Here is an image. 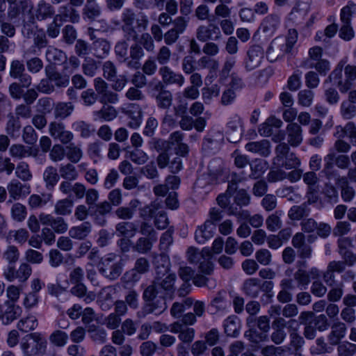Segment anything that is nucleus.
<instances>
[{
	"mask_svg": "<svg viewBox=\"0 0 356 356\" xmlns=\"http://www.w3.org/2000/svg\"><path fill=\"white\" fill-rule=\"evenodd\" d=\"M187 256L190 262L199 264V271L195 274L191 268L181 267L179 269L181 278L185 282L193 280L194 284L197 286H204L207 280V275H210L213 270L211 250L209 248H204L199 252L191 247L188 249Z\"/></svg>",
	"mask_w": 356,
	"mask_h": 356,
	"instance_id": "1",
	"label": "nucleus"
},
{
	"mask_svg": "<svg viewBox=\"0 0 356 356\" xmlns=\"http://www.w3.org/2000/svg\"><path fill=\"white\" fill-rule=\"evenodd\" d=\"M298 40V33L294 29H290L288 32V35L286 38H277L271 43L270 47L267 51V55L269 59L273 60L270 57L271 51H274L275 49H279L280 53L277 54L280 56L282 53L289 52L294 44L296 43Z\"/></svg>",
	"mask_w": 356,
	"mask_h": 356,
	"instance_id": "2",
	"label": "nucleus"
},
{
	"mask_svg": "<svg viewBox=\"0 0 356 356\" xmlns=\"http://www.w3.org/2000/svg\"><path fill=\"white\" fill-rule=\"evenodd\" d=\"M45 347V339L38 333L27 335L21 343V348L26 356L41 353Z\"/></svg>",
	"mask_w": 356,
	"mask_h": 356,
	"instance_id": "3",
	"label": "nucleus"
},
{
	"mask_svg": "<svg viewBox=\"0 0 356 356\" xmlns=\"http://www.w3.org/2000/svg\"><path fill=\"white\" fill-rule=\"evenodd\" d=\"M158 289L159 286L157 284H156L155 285L147 287L144 292V298L147 300H152L156 296L160 298V299L156 300L158 302L156 306L155 305V302H153L152 305L145 307V309L146 313H155L156 314H160L167 308L165 298L163 296H161V293H157Z\"/></svg>",
	"mask_w": 356,
	"mask_h": 356,
	"instance_id": "4",
	"label": "nucleus"
},
{
	"mask_svg": "<svg viewBox=\"0 0 356 356\" xmlns=\"http://www.w3.org/2000/svg\"><path fill=\"white\" fill-rule=\"evenodd\" d=\"M115 258L114 254H109L102 258L98 264L99 271L111 280L117 278L121 273V267L113 261Z\"/></svg>",
	"mask_w": 356,
	"mask_h": 356,
	"instance_id": "5",
	"label": "nucleus"
},
{
	"mask_svg": "<svg viewBox=\"0 0 356 356\" xmlns=\"http://www.w3.org/2000/svg\"><path fill=\"white\" fill-rule=\"evenodd\" d=\"M141 233L147 235L148 238H140L136 245V249L140 252H145L151 249L152 245L156 241V234L151 225L144 223L141 227Z\"/></svg>",
	"mask_w": 356,
	"mask_h": 356,
	"instance_id": "6",
	"label": "nucleus"
},
{
	"mask_svg": "<svg viewBox=\"0 0 356 356\" xmlns=\"http://www.w3.org/2000/svg\"><path fill=\"white\" fill-rule=\"evenodd\" d=\"M48 79L42 80L38 86V89L44 93H49L53 90L51 81H54L58 86H66L69 83V79L66 76H60L58 74H50L47 70Z\"/></svg>",
	"mask_w": 356,
	"mask_h": 356,
	"instance_id": "7",
	"label": "nucleus"
},
{
	"mask_svg": "<svg viewBox=\"0 0 356 356\" xmlns=\"http://www.w3.org/2000/svg\"><path fill=\"white\" fill-rule=\"evenodd\" d=\"M117 234L119 236L123 237L119 242V245L123 251H125L129 245V238L133 237L136 234V227L131 222H120L116 227Z\"/></svg>",
	"mask_w": 356,
	"mask_h": 356,
	"instance_id": "8",
	"label": "nucleus"
},
{
	"mask_svg": "<svg viewBox=\"0 0 356 356\" xmlns=\"http://www.w3.org/2000/svg\"><path fill=\"white\" fill-rule=\"evenodd\" d=\"M40 222L43 225H50L57 233H64L68 226L62 218H54L49 214L41 213L39 216Z\"/></svg>",
	"mask_w": 356,
	"mask_h": 356,
	"instance_id": "9",
	"label": "nucleus"
},
{
	"mask_svg": "<svg viewBox=\"0 0 356 356\" xmlns=\"http://www.w3.org/2000/svg\"><path fill=\"white\" fill-rule=\"evenodd\" d=\"M216 231V225L207 220L203 225L199 227L195 233V238L199 243H204L213 237Z\"/></svg>",
	"mask_w": 356,
	"mask_h": 356,
	"instance_id": "10",
	"label": "nucleus"
},
{
	"mask_svg": "<svg viewBox=\"0 0 356 356\" xmlns=\"http://www.w3.org/2000/svg\"><path fill=\"white\" fill-rule=\"evenodd\" d=\"M49 134L54 138L60 140L63 143H67L73 138V134L64 129L62 123L52 122L49 125Z\"/></svg>",
	"mask_w": 356,
	"mask_h": 356,
	"instance_id": "11",
	"label": "nucleus"
},
{
	"mask_svg": "<svg viewBox=\"0 0 356 356\" xmlns=\"http://www.w3.org/2000/svg\"><path fill=\"white\" fill-rule=\"evenodd\" d=\"M182 134L179 132H175L170 135V145L171 149L175 150L177 156H184L188 153V147L182 142Z\"/></svg>",
	"mask_w": 356,
	"mask_h": 356,
	"instance_id": "12",
	"label": "nucleus"
},
{
	"mask_svg": "<svg viewBox=\"0 0 356 356\" xmlns=\"http://www.w3.org/2000/svg\"><path fill=\"white\" fill-rule=\"evenodd\" d=\"M166 330H170L174 333L179 332V339L186 343L192 341L194 338V330L184 327L178 322L170 325L169 328L166 326Z\"/></svg>",
	"mask_w": 356,
	"mask_h": 356,
	"instance_id": "13",
	"label": "nucleus"
},
{
	"mask_svg": "<svg viewBox=\"0 0 356 356\" xmlns=\"http://www.w3.org/2000/svg\"><path fill=\"white\" fill-rule=\"evenodd\" d=\"M220 35L219 28L213 24L200 26L197 30V38L201 41L218 39Z\"/></svg>",
	"mask_w": 356,
	"mask_h": 356,
	"instance_id": "14",
	"label": "nucleus"
},
{
	"mask_svg": "<svg viewBox=\"0 0 356 356\" xmlns=\"http://www.w3.org/2000/svg\"><path fill=\"white\" fill-rule=\"evenodd\" d=\"M175 274L168 273L161 283H157L159 289L157 293H161L164 298H172V287L175 281Z\"/></svg>",
	"mask_w": 356,
	"mask_h": 356,
	"instance_id": "15",
	"label": "nucleus"
},
{
	"mask_svg": "<svg viewBox=\"0 0 356 356\" xmlns=\"http://www.w3.org/2000/svg\"><path fill=\"white\" fill-rule=\"evenodd\" d=\"M160 74L163 81L167 84H177L181 87L184 83V79L181 74L175 73L168 67H161Z\"/></svg>",
	"mask_w": 356,
	"mask_h": 356,
	"instance_id": "16",
	"label": "nucleus"
},
{
	"mask_svg": "<svg viewBox=\"0 0 356 356\" xmlns=\"http://www.w3.org/2000/svg\"><path fill=\"white\" fill-rule=\"evenodd\" d=\"M10 196L14 199H19L29 195L31 192L29 186L23 185L21 183L14 181L8 186Z\"/></svg>",
	"mask_w": 356,
	"mask_h": 356,
	"instance_id": "17",
	"label": "nucleus"
},
{
	"mask_svg": "<svg viewBox=\"0 0 356 356\" xmlns=\"http://www.w3.org/2000/svg\"><path fill=\"white\" fill-rule=\"evenodd\" d=\"M5 305L6 309L1 316V319L4 324H8L21 315L22 308L19 305L10 302H6Z\"/></svg>",
	"mask_w": 356,
	"mask_h": 356,
	"instance_id": "18",
	"label": "nucleus"
},
{
	"mask_svg": "<svg viewBox=\"0 0 356 356\" xmlns=\"http://www.w3.org/2000/svg\"><path fill=\"white\" fill-rule=\"evenodd\" d=\"M95 121H111L117 117V111L113 106L105 104L100 111L94 112Z\"/></svg>",
	"mask_w": 356,
	"mask_h": 356,
	"instance_id": "19",
	"label": "nucleus"
},
{
	"mask_svg": "<svg viewBox=\"0 0 356 356\" xmlns=\"http://www.w3.org/2000/svg\"><path fill=\"white\" fill-rule=\"evenodd\" d=\"M245 149L248 152L267 156L270 153V144L266 140L259 142H250L245 145Z\"/></svg>",
	"mask_w": 356,
	"mask_h": 356,
	"instance_id": "20",
	"label": "nucleus"
},
{
	"mask_svg": "<svg viewBox=\"0 0 356 356\" xmlns=\"http://www.w3.org/2000/svg\"><path fill=\"white\" fill-rule=\"evenodd\" d=\"M262 53L259 47H252L248 53V59L246 60V67L252 70L257 67L261 60Z\"/></svg>",
	"mask_w": 356,
	"mask_h": 356,
	"instance_id": "21",
	"label": "nucleus"
},
{
	"mask_svg": "<svg viewBox=\"0 0 356 356\" xmlns=\"http://www.w3.org/2000/svg\"><path fill=\"white\" fill-rule=\"evenodd\" d=\"M346 327L343 323H334L332 327V332L329 336L330 342L337 344L346 335Z\"/></svg>",
	"mask_w": 356,
	"mask_h": 356,
	"instance_id": "22",
	"label": "nucleus"
},
{
	"mask_svg": "<svg viewBox=\"0 0 356 356\" xmlns=\"http://www.w3.org/2000/svg\"><path fill=\"white\" fill-rule=\"evenodd\" d=\"M287 129L289 131V143L293 146L300 145L302 140L300 127L296 123H292L289 124Z\"/></svg>",
	"mask_w": 356,
	"mask_h": 356,
	"instance_id": "23",
	"label": "nucleus"
},
{
	"mask_svg": "<svg viewBox=\"0 0 356 356\" xmlns=\"http://www.w3.org/2000/svg\"><path fill=\"white\" fill-rule=\"evenodd\" d=\"M316 278L320 277V272L317 268H312L309 275L307 274L304 270L300 269L296 273V280L298 281L300 286H306L309 282V277Z\"/></svg>",
	"mask_w": 356,
	"mask_h": 356,
	"instance_id": "24",
	"label": "nucleus"
},
{
	"mask_svg": "<svg viewBox=\"0 0 356 356\" xmlns=\"http://www.w3.org/2000/svg\"><path fill=\"white\" fill-rule=\"evenodd\" d=\"M225 331L228 336L236 337L239 333L240 325L236 316L228 317L224 323Z\"/></svg>",
	"mask_w": 356,
	"mask_h": 356,
	"instance_id": "25",
	"label": "nucleus"
},
{
	"mask_svg": "<svg viewBox=\"0 0 356 356\" xmlns=\"http://www.w3.org/2000/svg\"><path fill=\"white\" fill-rule=\"evenodd\" d=\"M10 153L11 156L18 158L25 157L27 156L37 155V150L33 147H29L26 149L24 146L20 145H15L11 146L10 149Z\"/></svg>",
	"mask_w": 356,
	"mask_h": 356,
	"instance_id": "26",
	"label": "nucleus"
},
{
	"mask_svg": "<svg viewBox=\"0 0 356 356\" xmlns=\"http://www.w3.org/2000/svg\"><path fill=\"white\" fill-rule=\"evenodd\" d=\"M270 177L273 181L288 178L291 182H296L300 179L301 172L299 170H295L289 172L286 176L285 173L282 172L281 170L273 171L270 173Z\"/></svg>",
	"mask_w": 356,
	"mask_h": 356,
	"instance_id": "27",
	"label": "nucleus"
},
{
	"mask_svg": "<svg viewBox=\"0 0 356 356\" xmlns=\"http://www.w3.org/2000/svg\"><path fill=\"white\" fill-rule=\"evenodd\" d=\"M46 58L47 60L54 64H60L65 60V54L60 50L49 47L46 52Z\"/></svg>",
	"mask_w": 356,
	"mask_h": 356,
	"instance_id": "28",
	"label": "nucleus"
},
{
	"mask_svg": "<svg viewBox=\"0 0 356 356\" xmlns=\"http://www.w3.org/2000/svg\"><path fill=\"white\" fill-rule=\"evenodd\" d=\"M91 231L90 225L88 222L81 224L79 226L72 227L70 230V236L72 238L82 239L88 236Z\"/></svg>",
	"mask_w": 356,
	"mask_h": 356,
	"instance_id": "29",
	"label": "nucleus"
},
{
	"mask_svg": "<svg viewBox=\"0 0 356 356\" xmlns=\"http://www.w3.org/2000/svg\"><path fill=\"white\" fill-rule=\"evenodd\" d=\"M40 301V296L35 292H29L24 294L22 305L26 309H31L38 307Z\"/></svg>",
	"mask_w": 356,
	"mask_h": 356,
	"instance_id": "30",
	"label": "nucleus"
},
{
	"mask_svg": "<svg viewBox=\"0 0 356 356\" xmlns=\"http://www.w3.org/2000/svg\"><path fill=\"white\" fill-rule=\"evenodd\" d=\"M304 236L302 234L298 233L293 238V244L296 248H299V252L303 258L309 257L311 249L309 247L303 244Z\"/></svg>",
	"mask_w": 356,
	"mask_h": 356,
	"instance_id": "31",
	"label": "nucleus"
},
{
	"mask_svg": "<svg viewBox=\"0 0 356 356\" xmlns=\"http://www.w3.org/2000/svg\"><path fill=\"white\" fill-rule=\"evenodd\" d=\"M38 326V321L35 316L30 315L20 320L17 324L18 328L25 332L33 330Z\"/></svg>",
	"mask_w": 356,
	"mask_h": 356,
	"instance_id": "32",
	"label": "nucleus"
},
{
	"mask_svg": "<svg viewBox=\"0 0 356 356\" xmlns=\"http://www.w3.org/2000/svg\"><path fill=\"white\" fill-rule=\"evenodd\" d=\"M51 6L44 1H40L35 11V15L38 19H44L53 14Z\"/></svg>",
	"mask_w": 356,
	"mask_h": 356,
	"instance_id": "33",
	"label": "nucleus"
},
{
	"mask_svg": "<svg viewBox=\"0 0 356 356\" xmlns=\"http://www.w3.org/2000/svg\"><path fill=\"white\" fill-rule=\"evenodd\" d=\"M309 58L307 60L305 65L307 67L311 68L314 64L319 62L322 58L323 50L319 47H314L309 49Z\"/></svg>",
	"mask_w": 356,
	"mask_h": 356,
	"instance_id": "34",
	"label": "nucleus"
},
{
	"mask_svg": "<svg viewBox=\"0 0 356 356\" xmlns=\"http://www.w3.org/2000/svg\"><path fill=\"white\" fill-rule=\"evenodd\" d=\"M134 13L131 10H124L122 15V20L124 23L122 29L124 31H131L133 36L134 35V31L132 29V26L134 20H136Z\"/></svg>",
	"mask_w": 356,
	"mask_h": 356,
	"instance_id": "35",
	"label": "nucleus"
},
{
	"mask_svg": "<svg viewBox=\"0 0 356 356\" xmlns=\"http://www.w3.org/2000/svg\"><path fill=\"white\" fill-rule=\"evenodd\" d=\"M252 176L256 179L259 177L268 169L267 163L261 159H256L250 164Z\"/></svg>",
	"mask_w": 356,
	"mask_h": 356,
	"instance_id": "36",
	"label": "nucleus"
},
{
	"mask_svg": "<svg viewBox=\"0 0 356 356\" xmlns=\"http://www.w3.org/2000/svg\"><path fill=\"white\" fill-rule=\"evenodd\" d=\"M29 237L28 232L24 229H19L18 230H11L8 232L7 239L10 241L13 240L17 243H25Z\"/></svg>",
	"mask_w": 356,
	"mask_h": 356,
	"instance_id": "37",
	"label": "nucleus"
},
{
	"mask_svg": "<svg viewBox=\"0 0 356 356\" xmlns=\"http://www.w3.org/2000/svg\"><path fill=\"white\" fill-rule=\"evenodd\" d=\"M130 54L131 60L129 62V65L134 68H138L140 67L139 60L144 56L143 49L137 44L134 45L131 47Z\"/></svg>",
	"mask_w": 356,
	"mask_h": 356,
	"instance_id": "38",
	"label": "nucleus"
},
{
	"mask_svg": "<svg viewBox=\"0 0 356 356\" xmlns=\"http://www.w3.org/2000/svg\"><path fill=\"white\" fill-rule=\"evenodd\" d=\"M132 108H134V111H129V121L128 125L132 129H137L142 123V114L140 110L137 106H132Z\"/></svg>",
	"mask_w": 356,
	"mask_h": 356,
	"instance_id": "39",
	"label": "nucleus"
},
{
	"mask_svg": "<svg viewBox=\"0 0 356 356\" xmlns=\"http://www.w3.org/2000/svg\"><path fill=\"white\" fill-rule=\"evenodd\" d=\"M193 305V300L188 298L183 303L175 302L171 309V314L175 318H179L181 314Z\"/></svg>",
	"mask_w": 356,
	"mask_h": 356,
	"instance_id": "40",
	"label": "nucleus"
},
{
	"mask_svg": "<svg viewBox=\"0 0 356 356\" xmlns=\"http://www.w3.org/2000/svg\"><path fill=\"white\" fill-rule=\"evenodd\" d=\"M75 284L76 285L71 289V292L72 294L78 297H85V301H86L87 302H89L94 300V294L92 293L86 295V287L83 284L81 283V282Z\"/></svg>",
	"mask_w": 356,
	"mask_h": 356,
	"instance_id": "41",
	"label": "nucleus"
},
{
	"mask_svg": "<svg viewBox=\"0 0 356 356\" xmlns=\"http://www.w3.org/2000/svg\"><path fill=\"white\" fill-rule=\"evenodd\" d=\"M94 48L95 49V54L97 57L106 56L110 49V44L104 40H98L94 42Z\"/></svg>",
	"mask_w": 356,
	"mask_h": 356,
	"instance_id": "42",
	"label": "nucleus"
},
{
	"mask_svg": "<svg viewBox=\"0 0 356 356\" xmlns=\"http://www.w3.org/2000/svg\"><path fill=\"white\" fill-rule=\"evenodd\" d=\"M73 202L68 200L58 201L55 205V212L58 215L70 214L72 211Z\"/></svg>",
	"mask_w": 356,
	"mask_h": 356,
	"instance_id": "43",
	"label": "nucleus"
},
{
	"mask_svg": "<svg viewBox=\"0 0 356 356\" xmlns=\"http://www.w3.org/2000/svg\"><path fill=\"white\" fill-rule=\"evenodd\" d=\"M63 15L59 14L57 15L52 24H51L47 29L49 36L51 38H56L60 33V26L63 24Z\"/></svg>",
	"mask_w": 356,
	"mask_h": 356,
	"instance_id": "44",
	"label": "nucleus"
},
{
	"mask_svg": "<svg viewBox=\"0 0 356 356\" xmlns=\"http://www.w3.org/2000/svg\"><path fill=\"white\" fill-rule=\"evenodd\" d=\"M22 289L15 285H9L6 289V297L10 303L15 304L19 299Z\"/></svg>",
	"mask_w": 356,
	"mask_h": 356,
	"instance_id": "45",
	"label": "nucleus"
},
{
	"mask_svg": "<svg viewBox=\"0 0 356 356\" xmlns=\"http://www.w3.org/2000/svg\"><path fill=\"white\" fill-rule=\"evenodd\" d=\"M339 184L341 188V196L344 201L348 202L353 199L355 196L354 190L347 186V180L342 178L339 181Z\"/></svg>",
	"mask_w": 356,
	"mask_h": 356,
	"instance_id": "46",
	"label": "nucleus"
},
{
	"mask_svg": "<svg viewBox=\"0 0 356 356\" xmlns=\"http://www.w3.org/2000/svg\"><path fill=\"white\" fill-rule=\"evenodd\" d=\"M73 111L70 103H59L56 106L55 115L56 117L65 118L70 115Z\"/></svg>",
	"mask_w": 356,
	"mask_h": 356,
	"instance_id": "47",
	"label": "nucleus"
},
{
	"mask_svg": "<svg viewBox=\"0 0 356 356\" xmlns=\"http://www.w3.org/2000/svg\"><path fill=\"white\" fill-rule=\"evenodd\" d=\"M356 14V4L350 3L341 10V20L343 24H350L353 15Z\"/></svg>",
	"mask_w": 356,
	"mask_h": 356,
	"instance_id": "48",
	"label": "nucleus"
},
{
	"mask_svg": "<svg viewBox=\"0 0 356 356\" xmlns=\"http://www.w3.org/2000/svg\"><path fill=\"white\" fill-rule=\"evenodd\" d=\"M13 218L16 221H22L26 216V208L24 205L17 203L15 204L11 209Z\"/></svg>",
	"mask_w": 356,
	"mask_h": 356,
	"instance_id": "49",
	"label": "nucleus"
},
{
	"mask_svg": "<svg viewBox=\"0 0 356 356\" xmlns=\"http://www.w3.org/2000/svg\"><path fill=\"white\" fill-rule=\"evenodd\" d=\"M67 334L60 330L54 332L50 337L51 342L57 346H65L67 343Z\"/></svg>",
	"mask_w": 356,
	"mask_h": 356,
	"instance_id": "50",
	"label": "nucleus"
},
{
	"mask_svg": "<svg viewBox=\"0 0 356 356\" xmlns=\"http://www.w3.org/2000/svg\"><path fill=\"white\" fill-rule=\"evenodd\" d=\"M67 156L72 162L77 163L82 158L83 152L80 147L71 144L67 147Z\"/></svg>",
	"mask_w": 356,
	"mask_h": 356,
	"instance_id": "51",
	"label": "nucleus"
},
{
	"mask_svg": "<svg viewBox=\"0 0 356 356\" xmlns=\"http://www.w3.org/2000/svg\"><path fill=\"white\" fill-rule=\"evenodd\" d=\"M44 179L47 186H54L59 179L57 171L54 168H48L44 172Z\"/></svg>",
	"mask_w": 356,
	"mask_h": 356,
	"instance_id": "52",
	"label": "nucleus"
},
{
	"mask_svg": "<svg viewBox=\"0 0 356 356\" xmlns=\"http://www.w3.org/2000/svg\"><path fill=\"white\" fill-rule=\"evenodd\" d=\"M3 257L10 264L15 263L19 257V252L18 251V249L14 245L8 246L5 252L3 253Z\"/></svg>",
	"mask_w": 356,
	"mask_h": 356,
	"instance_id": "53",
	"label": "nucleus"
},
{
	"mask_svg": "<svg viewBox=\"0 0 356 356\" xmlns=\"http://www.w3.org/2000/svg\"><path fill=\"white\" fill-rule=\"evenodd\" d=\"M32 272L31 267L27 264H22L17 270V279L24 282L28 280Z\"/></svg>",
	"mask_w": 356,
	"mask_h": 356,
	"instance_id": "54",
	"label": "nucleus"
},
{
	"mask_svg": "<svg viewBox=\"0 0 356 356\" xmlns=\"http://www.w3.org/2000/svg\"><path fill=\"white\" fill-rule=\"evenodd\" d=\"M61 176L67 179L74 180L76 179L78 173L75 167L72 164H67L60 168Z\"/></svg>",
	"mask_w": 356,
	"mask_h": 356,
	"instance_id": "55",
	"label": "nucleus"
},
{
	"mask_svg": "<svg viewBox=\"0 0 356 356\" xmlns=\"http://www.w3.org/2000/svg\"><path fill=\"white\" fill-rule=\"evenodd\" d=\"M220 89L217 86H213L210 88H204L202 90V97L206 103H209L213 97L218 96Z\"/></svg>",
	"mask_w": 356,
	"mask_h": 356,
	"instance_id": "56",
	"label": "nucleus"
},
{
	"mask_svg": "<svg viewBox=\"0 0 356 356\" xmlns=\"http://www.w3.org/2000/svg\"><path fill=\"white\" fill-rule=\"evenodd\" d=\"M338 352L341 356H350L356 352V346L349 342L340 344L338 347Z\"/></svg>",
	"mask_w": 356,
	"mask_h": 356,
	"instance_id": "57",
	"label": "nucleus"
},
{
	"mask_svg": "<svg viewBox=\"0 0 356 356\" xmlns=\"http://www.w3.org/2000/svg\"><path fill=\"white\" fill-rule=\"evenodd\" d=\"M284 322V321L283 319H280L275 324L276 328L275 332L272 334V340L275 343H281L286 337V334L284 333V332L282 329L279 328V324L282 325Z\"/></svg>",
	"mask_w": 356,
	"mask_h": 356,
	"instance_id": "58",
	"label": "nucleus"
},
{
	"mask_svg": "<svg viewBox=\"0 0 356 356\" xmlns=\"http://www.w3.org/2000/svg\"><path fill=\"white\" fill-rule=\"evenodd\" d=\"M15 173L19 179L24 181L31 179L32 177L28 165L25 163H21L17 165Z\"/></svg>",
	"mask_w": 356,
	"mask_h": 356,
	"instance_id": "59",
	"label": "nucleus"
},
{
	"mask_svg": "<svg viewBox=\"0 0 356 356\" xmlns=\"http://www.w3.org/2000/svg\"><path fill=\"white\" fill-rule=\"evenodd\" d=\"M158 105L161 108H168L170 106L172 102V95L168 91H163L160 92L157 98Z\"/></svg>",
	"mask_w": 356,
	"mask_h": 356,
	"instance_id": "60",
	"label": "nucleus"
},
{
	"mask_svg": "<svg viewBox=\"0 0 356 356\" xmlns=\"http://www.w3.org/2000/svg\"><path fill=\"white\" fill-rule=\"evenodd\" d=\"M25 257L26 260L32 264H40L43 260L42 254L32 249L26 251Z\"/></svg>",
	"mask_w": 356,
	"mask_h": 356,
	"instance_id": "61",
	"label": "nucleus"
},
{
	"mask_svg": "<svg viewBox=\"0 0 356 356\" xmlns=\"http://www.w3.org/2000/svg\"><path fill=\"white\" fill-rule=\"evenodd\" d=\"M307 213L305 206L293 207L289 211V216L292 220H298Z\"/></svg>",
	"mask_w": 356,
	"mask_h": 356,
	"instance_id": "62",
	"label": "nucleus"
},
{
	"mask_svg": "<svg viewBox=\"0 0 356 356\" xmlns=\"http://www.w3.org/2000/svg\"><path fill=\"white\" fill-rule=\"evenodd\" d=\"M130 159L136 163L143 164L147 161V155L142 150L136 149L130 154Z\"/></svg>",
	"mask_w": 356,
	"mask_h": 356,
	"instance_id": "63",
	"label": "nucleus"
},
{
	"mask_svg": "<svg viewBox=\"0 0 356 356\" xmlns=\"http://www.w3.org/2000/svg\"><path fill=\"white\" fill-rule=\"evenodd\" d=\"M299 103L304 106H309L311 105L314 94L310 90H302L298 94Z\"/></svg>",
	"mask_w": 356,
	"mask_h": 356,
	"instance_id": "64",
	"label": "nucleus"
}]
</instances>
